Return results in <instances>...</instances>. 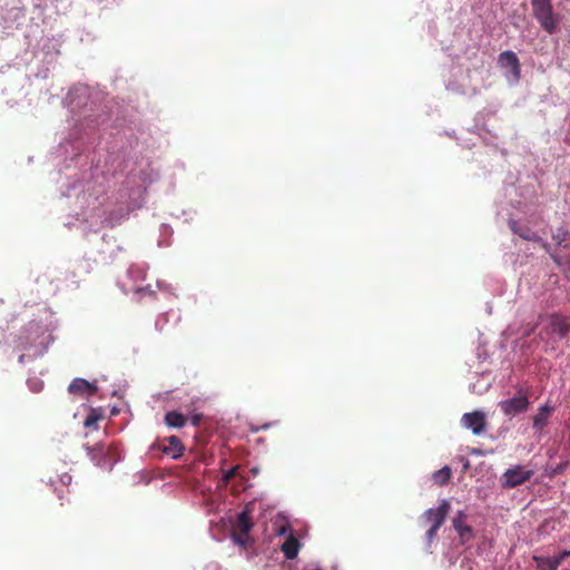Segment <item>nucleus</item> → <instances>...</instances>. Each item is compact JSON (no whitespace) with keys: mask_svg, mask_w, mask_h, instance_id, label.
<instances>
[{"mask_svg":"<svg viewBox=\"0 0 570 570\" xmlns=\"http://www.w3.org/2000/svg\"><path fill=\"white\" fill-rule=\"evenodd\" d=\"M533 17L549 35L558 31L559 19L553 13L551 0H531Z\"/></svg>","mask_w":570,"mask_h":570,"instance_id":"f257e3e1","label":"nucleus"},{"mask_svg":"<svg viewBox=\"0 0 570 570\" xmlns=\"http://www.w3.org/2000/svg\"><path fill=\"white\" fill-rule=\"evenodd\" d=\"M151 451H159L163 455L171 459H178L184 454L185 446L176 435L157 438L150 446Z\"/></svg>","mask_w":570,"mask_h":570,"instance_id":"f03ea898","label":"nucleus"},{"mask_svg":"<svg viewBox=\"0 0 570 570\" xmlns=\"http://www.w3.org/2000/svg\"><path fill=\"white\" fill-rule=\"evenodd\" d=\"M534 474L533 470H527L522 465H515L508 469L502 474V487L505 489H512L528 482Z\"/></svg>","mask_w":570,"mask_h":570,"instance_id":"7ed1b4c3","label":"nucleus"},{"mask_svg":"<svg viewBox=\"0 0 570 570\" xmlns=\"http://www.w3.org/2000/svg\"><path fill=\"white\" fill-rule=\"evenodd\" d=\"M530 405L528 394L519 391L518 395L512 399L499 402V407L507 416H514L517 414L528 411Z\"/></svg>","mask_w":570,"mask_h":570,"instance_id":"20e7f679","label":"nucleus"},{"mask_svg":"<svg viewBox=\"0 0 570 570\" xmlns=\"http://www.w3.org/2000/svg\"><path fill=\"white\" fill-rule=\"evenodd\" d=\"M450 511V503L446 500H442L438 508L428 509L421 517L420 523L423 527L430 524L433 527H442L445 521V518Z\"/></svg>","mask_w":570,"mask_h":570,"instance_id":"39448f33","label":"nucleus"},{"mask_svg":"<svg viewBox=\"0 0 570 570\" xmlns=\"http://www.w3.org/2000/svg\"><path fill=\"white\" fill-rule=\"evenodd\" d=\"M570 332V320L559 314H552L548 317V325L541 332V335L546 333L547 336L556 335L559 338H563Z\"/></svg>","mask_w":570,"mask_h":570,"instance_id":"423d86ee","label":"nucleus"},{"mask_svg":"<svg viewBox=\"0 0 570 570\" xmlns=\"http://www.w3.org/2000/svg\"><path fill=\"white\" fill-rule=\"evenodd\" d=\"M461 423L464 428L471 430L473 434L480 435L487 425L485 414L481 411H474L463 414Z\"/></svg>","mask_w":570,"mask_h":570,"instance_id":"0eeeda50","label":"nucleus"},{"mask_svg":"<svg viewBox=\"0 0 570 570\" xmlns=\"http://www.w3.org/2000/svg\"><path fill=\"white\" fill-rule=\"evenodd\" d=\"M502 68H510L515 78H520L521 66L519 58L513 51L507 50L499 55L498 59Z\"/></svg>","mask_w":570,"mask_h":570,"instance_id":"6e6552de","label":"nucleus"},{"mask_svg":"<svg viewBox=\"0 0 570 570\" xmlns=\"http://www.w3.org/2000/svg\"><path fill=\"white\" fill-rule=\"evenodd\" d=\"M508 224L511 232L520 236L522 239L530 242H541V237L538 235V233L532 230L530 227L521 226L514 219H510Z\"/></svg>","mask_w":570,"mask_h":570,"instance_id":"1a4fd4ad","label":"nucleus"},{"mask_svg":"<svg viewBox=\"0 0 570 570\" xmlns=\"http://www.w3.org/2000/svg\"><path fill=\"white\" fill-rule=\"evenodd\" d=\"M69 393L71 394H89L94 395L97 392V386L89 383L85 379L77 377L72 380L68 387Z\"/></svg>","mask_w":570,"mask_h":570,"instance_id":"9d476101","label":"nucleus"},{"mask_svg":"<svg viewBox=\"0 0 570 570\" xmlns=\"http://www.w3.org/2000/svg\"><path fill=\"white\" fill-rule=\"evenodd\" d=\"M299 548L301 542L293 533H291L282 544L281 550L283 551L286 559L292 560L296 558Z\"/></svg>","mask_w":570,"mask_h":570,"instance_id":"9b49d317","label":"nucleus"},{"mask_svg":"<svg viewBox=\"0 0 570 570\" xmlns=\"http://www.w3.org/2000/svg\"><path fill=\"white\" fill-rule=\"evenodd\" d=\"M553 411V407L549 404L540 406L538 413L533 417V429L541 431L547 424L548 420Z\"/></svg>","mask_w":570,"mask_h":570,"instance_id":"f8f14e48","label":"nucleus"},{"mask_svg":"<svg viewBox=\"0 0 570 570\" xmlns=\"http://www.w3.org/2000/svg\"><path fill=\"white\" fill-rule=\"evenodd\" d=\"M570 556V552H561L557 557H548V558H535L538 561V567L544 570H557L560 563L564 560L566 557Z\"/></svg>","mask_w":570,"mask_h":570,"instance_id":"ddd939ff","label":"nucleus"},{"mask_svg":"<svg viewBox=\"0 0 570 570\" xmlns=\"http://www.w3.org/2000/svg\"><path fill=\"white\" fill-rule=\"evenodd\" d=\"M186 422H187L186 416L176 411L167 412L165 415V423L169 428L180 429L186 425Z\"/></svg>","mask_w":570,"mask_h":570,"instance_id":"4468645a","label":"nucleus"},{"mask_svg":"<svg viewBox=\"0 0 570 570\" xmlns=\"http://www.w3.org/2000/svg\"><path fill=\"white\" fill-rule=\"evenodd\" d=\"M452 475V471L449 466H443L442 469L435 471L432 475V479L435 484L443 487L445 485Z\"/></svg>","mask_w":570,"mask_h":570,"instance_id":"2eb2a0df","label":"nucleus"},{"mask_svg":"<svg viewBox=\"0 0 570 570\" xmlns=\"http://www.w3.org/2000/svg\"><path fill=\"white\" fill-rule=\"evenodd\" d=\"M237 528L239 532L243 533L247 538V534H249V531L253 528V523L250 521L249 515L246 512H242L237 518Z\"/></svg>","mask_w":570,"mask_h":570,"instance_id":"dca6fc26","label":"nucleus"},{"mask_svg":"<svg viewBox=\"0 0 570 570\" xmlns=\"http://www.w3.org/2000/svg\"><path fill=\"white\" fill-rule=\"evenodd\" d=\"M453 528L458 532V534L464 539L465 537L472 535V528L461 521V519L455 518L453 520Z\"/></svg>","mask_w":570,"mask_h":570,"instance_id":"f3484780","label":"nucleus"},{"mask_svg":"<svg viewBox=\"0 0 570 570\" xmlns=\"http://www.w3.org/2000/svg\"><path fill=\"white\" fill-rule=\"evenodd\" d=\"M553 240L559 245L563 247L569 246V233L564 228H559L553 235Z\"/></svg>","mask_w":570,"mask_h":570,"instance_id":"a211bd4d","label":"nucleus"},{"mask_svg":"<svg viewBox=\"0 0 570 570\" xmlns=\"http://www.w3.org/2000/svg\"><path fill=\"white\" fill-rule=\"evenodd\" d=\"M237 466H234L227 471L224 472L222 478V483L224 485H227L229 481L236 475Z\"/></svg>","mask_w":570,"mask_h":570,"instance_id":"6ab92c4d","label":"nucleus"},{"mask_svg":"<svg viewBox=\"0 0 570 570\" xmlns=\"http://www.w3.org/2000/svg\"><path fill=\"white\" fill-rule=\"evenodd\" d=\"M441 527H433L431 525L426 531V540L429 544L436 538L438 531Z\"/></svg>","mask_w":570,"mask_h":570,"instance_id":"aec40b11","label":"nucleus"},{"mask_svg":"<svg viewBox=\"0 0 570 570\" xmlns=\"http://www.w3.org/2000/svg\"><path fill=\"white\" fill-rule=\"evenodd\" d=\"M98 419L99 417L96 414H94V413L89 414L85 420V426H87V428L95 426V429H97Z\"/></svg>","mask_w":570,"mask_h":570,"instance_id":"412c9836","label":"nucleus"},{"mask_svg":"<svg viewBox=\"0 0 570 570\" xmlns=\"http://www.w3.org/2000/svg\"><path fill=\"white\" fill-rule=\"evenodd\" d=\"M538 243L541 245V247H542L547 253H549V254H550L551 258H552L557 264H560V261H559L558 256H557V255H553V254H551V253H550V245H549L547 242H544V240L541 238V242H538Z\"/></svg>","mask_w":570,"mask_h":570,"instance_id":"4be33fe9","label":"nucleus"},{"mask_svg":"<svg viewBox=\"0 0 570 570\" xmlns=\"http://www.w3.org/2000/svg\"><path fill=\"white\" fill-rule=\"evenodd\" d=\"M249 540V537L247 535V538L245 535H243V533L240 532L238 535L235 537V541L242 546H245Z\"/></svg>","mask_w":570,"mask_h":570,"instance_id":"5701e85b","label":"nucleus"},{"mask_svg":"<svg viewBox=\"0 0 570 570\" xmlns=\"http://www.w3.org/2000/svg\"><path fill=\"white\" fill-rule=\"evenodd\" d=\"M286 531H287V527L286 525H282V527L278 528L277 533L279 535H284L286 533Z\"/></svg>","mask_w":570,"mask_h":570,"instance_id":"b1692460","label":"nucleus"},{"mask_svg":"<svg viewBox=\"0 0 570 570\" xmlns=\"http://www.w3.org/2000/svg\"><path fill=\"white\" fill-rule=\"evenodd\" d=\"M61 481L62 483L67 484L71 481V475L69 474H65L62 478H61Z\"/></svg>","mask_w":570,"mask_h":570,"instance_id":"393cba45","label":"nucleus"},{"mask_svg":"<svg viewBox=\"0 0 570 570\" xmlns=\"http://www.w3.org/2000/svg\"><path fill=\"white\" fill-rule=\"evenodd\" d=\"M567 463L564 464H560L557 469H556V473H561L563 471V469L566 468Z\"/></svg>","mask_w":570,"mask_h":570,"instance_id":"a878e982","label":"nucleus"},{"mask_svg":"<svg viewBox=\"0 0 570 570\" xmlns=\"http://www.w3.org/2000/svg\"><path fill=\"white\" fill-rule=\"evenodd\" d=\"M199 421H200V415H195V416L193 417V424H194V425H198Z\"/></svg>","mask_w":570,"mask_h":570,"instance_id":"bb28decb","label":"nucleus"},{"mask_svg":"<svg viewBox=\"0 0 570 570\" xmlns=\"http://www.w3.org/2000/svg\"><path fill=\"white\" fill-rule=\"evenodd\" d=\"M315 570H321V569H315Z\"/></svg>","mask_w":570,"mask_h":570,"instance_id":"cd10ccee","label":"nucleus"}]
</instances>
